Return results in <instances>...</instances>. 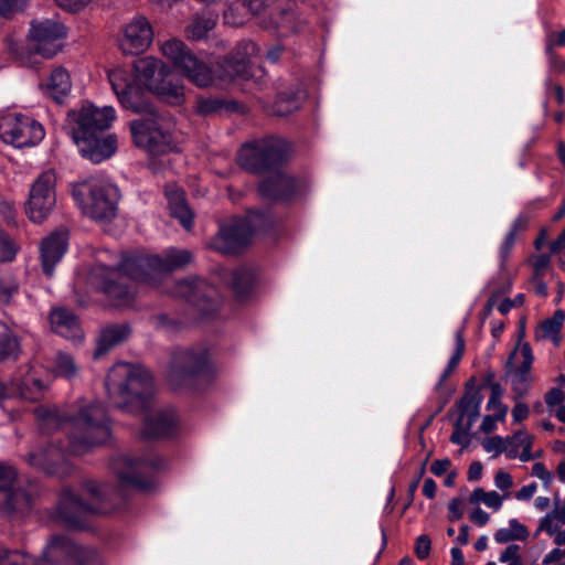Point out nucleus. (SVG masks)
<instances>
[{
  "label": "nucleus",
  "instance_id": "1",
  "mask_svg": "<svg viewBox=\"0 0 565 565\" xmlns=\"http://www.w3.org/2000/svg\"><path fill=\"white\" fill-rule=\"evenodd\" d=\"M109 401L117 407L149 411L145 417L141 434L145 438H161L174 434L178 418L172 409L150 411L154 395L151 374L139 364L116 363L105 380Z\"/></svg>",
  "mask_w": 565,
  "mask_h": 565
},
{
  "label": "nucleus",
  "instance_id": "2",
  "mask_svg": "<svg viewBox=\"0 0 565 565\" xmlns=\"http://www.w3.org/2000/svg\"><path fill=\"white\" fill-rule=\"evenodd\" d=\"M192 254L186 249L169 248L162 256L134 255L122 259L118 268L106 266L96 267L94 276H100V287L117 306L129 305L135 296L131 286L114 281L113 278L128 277L134 281H148L156 273H167L181 269L192 262Z\"/></svg>",
  "mask_w": 565,
  "mask_h": 565
},
{
  "label": "nucleus",
  "instance_id": "3",
  "mask_svg": "<svg viewBox=\"0 0 565 565\" xmlns=\"http://www.w3.org/2000/svg\"><path fill=\"white\" fill-rule=\"evenodd\" d=\"M169 71V66L153 56L138 58L132 64L134 79L131 74L124 68H116L108 73V79L120 105L134 113H141L148 109L142 99V89L149 92L151 85L156 84L160 76Z\"/></svg>",
  "mask_w": 565,
  "mask_h": 565
},
{
  "label": "nucleus",
  "instance_id": "4",
  "mask_svg": "<svg viewBox=\"0 0 565 565\" xmlns=\"http://www.w3.org/2000/svg\"><path fill=\"white\" fill-rule=\"evenodd\" d=\"M125 500L118 489L97 486L84 480L73 489V532L89 527V520L97 514H110L121 510Z\"/></svg>",
  "mask_w": 565,
  "mask_h": 565
},
{
  "label": "nucleus",
  "instance_id": "5",
  "mask_svg": "<svg viewBox=\"0 0 565 565\" xmlns=\"http://www.w3.org/2000/svg\"><path fill=\"white\" fill-rule=\"evenodd\" d=\"M73 199L84 216L106 222L117 215L120 191L109 179L92 177L73 185Z\"/></svg>",
  "mask_w": 565,
  "mask_h": 565
},
{
  "label": "nucleus",
  "instance_id": "6",
  "mask_svg": "<svg viewBox=\"0 0 565 565\" xmlns=\"http://www.w3.org/2000/svg\"><path fill=\"white\" fill-rule=\"evenodd\" d=\"M130 131L136 146L152 154H162L177 149L179 136L175 124L158 114L130 122Z\"/></svg>",
  "mask_w": 565,
  "mask_h": 565
},
{
  "label": "nucleus",
  "instance_id": "7",
  "mask_svg": "<svg viewBox=\"0 0 565 565\" xmlns=\"http://www.w3.org/2000/svg\"><path fill=\"white\" fill-rule=\"evenodd\" d=\"M109 437V418L99 403L81 408L73 417V455L83 451L82 447L104 444Z\"/></svg>",
  "mask_w": 565,
  "mask_h": 565
},
{
  "label": "nucleus",
  "instance_id": "8",
  "mask_svg": "<svg viewBox=\"0 0 565 565\" xmlns=\"http://www.w3.org/2000/svg\"><path fill=\"white\" fill-rule=\"evenodd\" d=\"M288 152L287 142L278 137H268L244 145L237 156L242 168L249 172H263L282 161Z\"/></svg>",
  "mask_w": 565,
  "mask_h": 565
},
{
  "label": "nucleus",
  "instance_id": "9",
  "mask_svg": "<svg viewBox=\"0 0 565 565\" xmlns=\"http://www.w3.org/2000/svg\"><path fill=\"white\" fill-rule=\"evenodd\" d=\"M160 51L194 85L207 87L213 83L211 68L198 60L181 40L170 39L163 42Z\"/></svg>",
  "mask_w": 565,
  "mask_h": 565
},
{
  "label": "nucleus",
  "instance_id": "10",
  "mask_svg": "<svg viewBox=\"0 0 565 565\" xmlns=\"http://www.w3.org/2000/svg\"><path fill=\"white\" fill-rule=\"evenodd\" d=\"M45 136L43 126L32 117L19 113L0 116V138L15 148L38 146Z\"/></svg>",
  "mask_w": 565,
  "mask_h": 565
},
{
  "label": "nucleus",
  "instance_id": "11",
  "mask_svg": "<svg viewBox=\"0 0 565 565\" xmlns=\"http://www.w3.org/2000/svg\"><path fill=\"white\" fill-rule=\"evenodd\" d=\"M255 214L247 217L225 221L220 224L217 234L211 239L210 247L225 255L242 250L252 238L255 226L252 224Z\"/></svg>",
  "mask_w": 565,
  "mask_h": 565
},
{
  "label": "nucleus",
  "instance_id": "12",
  "mask_svg": "<svg viewBox=\"0 0 565 565\" xmlns=\"http://www.w3.org/2000/svg\"><path fill=\"white\" fill-rule=\"evenodd\" d=\"M55 185L56 174L52 170L41 173L33 182L25 207L32 222L41 223L53 210L56 202Z\"/></svg>",
  "mask_w": 565,
  "mask_h": 565
},
{
  "label": "nucleus",
  "instance_id": "13",
  "mask_svg": "<svg viewBox=\"0 0 565 565\" xmlns=\"http://www.w3.org/2000/svg\"><path fill=\"white\" fill-rule=\"evenodd\" d=\"M71 438L52 439L39 449L26 455L25 460L31 466L47 475H58L68 466Z\"/></svg>",
  "mask_w": 565,
  "mask_h": 565
},
{
  "label": "nucleus",
  "instance_id": "14",
  "mask_svg": "<svg viewBox=\"0 0 565 565\" xmlns=\"http://www.w3.org/2000/svg\"><path fill=\"white\" fill-rule=\"evenodd\" d=\"M29 36L32 41V51L45 58H51L62 50L61 41L66 39L67 28L51 19L33 21Z\"/></svg>",
  "mask_w": 565,
  "mask_h": 565
},
{
  "label": "nucleus",
  "instance_id": "15",
  "mask_svg": "<svg viewBox=\"0 0 565 565\" xmlns=\"http://www.w3.org/2000/svg\"><path fill=\"white\" fill-rule=\"evenodd\" d=\"M117 119V113L113 106H96L92 102L81 103L77 111L73 113V121L76 128L74 135L102 134L109 129Z\"/></svg>",
  "mask_w": 565,
  "mask_h": 565
},
{
  "label": "nucleus",
  "instance_id": "16",
  "mask_svg": "<svg viewBox=\"0 0 565 565\" xmlns=\"http://www.w3.org/2000/svg\"><path fill=\"white\" fill-rule=\"evenodd\" d=\"M154 460L132 459L129 455H118L113 458L110 469L117 476L124 487H132L139 490H149L152 482L145 478L148 470L156 468Z\"/></svg>",
  "mask_w": 565,
  "mask_h": 565
},
{
  "label": "nucleus",
  "instance_id": "17",
  "mask_svg": "<svg viewBox=\"0 0 565 565\" xmlns=\"http://www.w3.org/2000/svg\"><path fill=\"white\" fill-rule=\"evenodd\" d=\"M533 360L532 349L529 343L518 345L509 356L507 369L508 375L511 379L512 390L515 394L514 399L522 397L532 383L531 367Z\"/></svg>",
  "mask_w": 565,
  "mask_h": 565
},
{
  "label": "nucleus",
  "instance_id": "18",
  "mask_svg": "<svg viewBox=\"0 0 565 565\" xmlns=\"http://www.w3.org/2000/svg\"><path fill=\"white\" fill-rule=\"evenodd\" d=\"M73 140L81 156L95 164L109 160L118 150V138L115 134L74 135Z\"/></svg>",
  "mask_w": 565,
  "mask_h": 565
},
{
  "label": "nucleus",
  "instance_id": "19",
  "mask_svg": "<svg viewBox=\"0 0 565 565\" xmlns=\"http://www.w3.org/2000/svg\"><path fill=\"white\" fill-rule=\"evenodd\" d=\"M175 296L192 302L203 316H210L218 308V302L213 299L216 291L203 280L188 278L175 285Z\"/></svg>",
  "mask_w": 565,
  "mask_h": 565
},
{
  "label": "nucleus",
  "instance_id": "20",
  "mask_svg": "<svg viewBox=\"0 0 565 565\" xmlns=\"http://www.w3.org/2000/svg\"><path fill=\"white\" fill-rule=\"evenodd\" d=\"M153 40V31L145 17H137L127 23L119 41L125 54L136 55L145 52Z\"/></svg>",
  "mask_w": 565,
  "mask_h": 565
},
{
  "label": "nucleus",
  "instance_id": "21",
  "mask_svg": "<svg viewBox=\"0 0 565 565\" xmlns=\"http://www.w3.org/2000/svg\"><path fill=\"white\" fill-rule=\"evenodd\" d=\"M265 10L268 12L269 24L275 28L279 35L288 36L301 30L303 20L299 19L291 10L284 8L285 0H263Z\"/></svg>",
  "mask_w": 565,
  "mask_h": 565
},
{
  "label": "nucleus",
  "instance_id": "22",
  "mask_svg": "<svg viewBox=\"0 0 565 565\" xmlns=\"http://www.w3.org/2000/svg\"><path fill=\"white\" fill-rule=\"evenodd\" d=\"M207 366L206 353L195 354L191 351L181 353L175 358L169 373V381L172 385L179 386L195 374L205 371Z\"/></svg>",
  "mask_w": 565,
  "mask_h": 565
},
{
  "label": "nucleus",
  "instance_id": "23",
  "mask_svg": "<svg viewBox=\"0 0 565 565\" xmlns=\"http://www.w3.org/2000/svg\"><path fill=\"white\" fill-rule=\"evenodd\" d=\"M300 182L291 175L276 171L259 184L264 198L288 200L300 192Z\"/></svg>",
  "mask_w": 565,
  "mask_h": 565
},
{
  "label": "nucleus",
  "instance_id": "24",
  "mask_svg": "<svg viewBox=\"0 0 565 565\" xmlns=\"http://www.w3.org/2000/svg\"><path fill=\"white\" fill-rule=\"evenodd\" d=\"M68 247L67 230L57 231L43 239L41 244V260L44 274L51 277L55 265L63 258Z\"/></svg>",
  "mask_w": 565,
  "mask_h": 565
},
{
  "label": "nucleus",
  "instance_id": "25",
  "mask_svg": "<svg viewBox=\"0 0 565 565\" xmlns=\"http://www.w3.org/2000/svg\"><path fill=\"white\" fill-rule=\"evenodd\" d=\"M257 51V45L252 41L238 43L235 51L224 62L225 75L230 78L246 77L248 75L247 66Z\"/></svg>",
  "mask_w": 565,
  "mask_h": 565
},
{
  "label": "nucleus",
  "instance_id": "26",
  "mask_svg": "<svg viewBox=\"0 0 565 565\" xmlns=\"http://www.w3.org/2000/svg\"><path fill=\"white\" fill-rule=\"evenodd\" d=\"M44 94L57 105H67L71 96V74L62 66L55 67L44 85Z\"/></svg>",
  "mask_w": 565,
  "mask_h": 565
},
{
  "label": "nucleus",
  "instance_id": "27",
  "mask_svg": "<svg viewBox=\"0 0 565 565\" xmlns=\"http://www.w3.org/2000/svg\"><path fill=\"white\" fill-rule=\"evenodd\" d=\"M36 497L33 486L15 487L3 495L1 510L8 514H26L31 511Z\"/></svg>",
  "mask_w": 565,
  "mask_h": 565
},
{
  "label": "nucleus",
  "instance_id": "28",
  "mask_svg": "<svg viewBox=\"0 0 565 565\" xmlns=\"http://www.w3.org/2000/svg\"><path fill=\"white\" fill-rule=\"evenodd\" d=\"M150 92L173 106H180L185 100L184 86L181 82L170 78V70L160 76L156 84L151 85Z\"/></svg>",
  "mask_w": 565,
  "mask_h": 565
},
{
  "label": "nucleus",
  "instance_id": "29",
  "mask_svg": "<svg viewBox=\"0 0 565 565\" xmlns=\"http://www.w3.org/2000/svg\"><path fill=\"white\" fill-rule=\"evenodd\" d=\"M539 531L553 536L557 546L565 547V503L556 505L552 512L541 519Z\"/></svg>",
  "mask_w": 565,
  "mask_h": 565
},
{
  "label": "nucleus",
  "instance_id": "30",
  "mask_svg": "<svg viewBox=\"0 0 565 565\" xmlns=\"http://www.w3.org/2000/svg\"><path fill=\"white\" fill-rule=\"evenodd\" d=\"M242 8L254 15L262 14L265 10L263 0H238L224 12V23L231 26L243 25L246 21V14L241 12Z\"/></svg>",
  "mask_w": 565,
  "mask_h": 565
},
{
  "label": "nucleus",
  "instance_id": "31",
  "mask_svg": "<svg viewBox=\"0 0 565 565\" xmlns=\"http://www.w3.org/2000/svg\"><path fill=\"white\" fill-rule=\"evenodd\" d=\"M171 215L178 218L185 230H190L193 224V213L186 205L184 193L180 189L166 191Z\"/></svg>",
  "mask_w": 565,
  "mask_h": 565
},
{
  "label": "nucleus",
  "instance_id": "32",
  "mask_svg": "<svg viewBox=\"0 0 565 565\" xmlns=\"http://www.w3.org/2000/svg\"><path fill=\"white\" fill-rule=\"evenodd\" d=\"M129 334V328L127 326H111L103 330L98 340L97 349L94 353L96 359L106 354L114 347L124 342Z\"/></svg>",
  "mask_w": 565,
  "mask_h": 565
},
{
  "label": "nucleus",
  "instance_id": "33",
  "mask_svg": "<svg viewBox=\"0 0 565 565\" xmlns=\"http://www.w3.org/2000/svg\"><path fill=\"white\" fill-rule=\"evenodd\" d=\"M44 559L50 564H62L71 556V540L67 535L53 536L44 551Z\"/></svg>",
  "mask_w": 565,
  "mask_h": 565
},
{
  "label": "nucleus",
  "instance_id": "34",
  "mask_svg": "<svg viewBox=\"0 0 565 565\" xmlns=\"http://www.w3.org/2000/svg\"><path fill=\"white\" fill-rule=\"evenodd\" d=\"M255 281L256 275L249 268H237L231 274V287L239 300H244L249 295Z\"/></svg>",
  "mask_w": 565,
  "mask_h": 565
},
{
  "label": "nucleus",
  "instance_id": "35",
  "mask_svg": "<svg viewBox=\"0 0 565 565\" xmlns=\"http://www.w3.org/2000/svg\"><path fill=\"white\" fill-rule=\"evenodd\" d=\"M481 403L482 396L478 392L465 394L459 403L460 414L457 420H462L473 426L480 415Z\"/></svg>",
  "mask_w": 565,
  "mask_h": 565
},
{
  "label": "nucleus",
  "instance_id": "36",
  "mask_svg": "<svg viewBox=\"0 0 565 565\" xmlns=\"http://www.w3.org/2000/svg\"><path fill=\"white\" fill-rule=\"evenodd\" d=\"M564 321V313L557 310L551 319L544 320L535 331L536 340L550 339L555 345L561 344V327Z\"/></svg>",
  "mask_w": 565,
  "mask_h": 565
},
{
  "label": "nucleus",
  "instance_id": "37",
  "mask_svg": "<svg viewBox=\"0 0 565 565\" xmlns=\"http://www.w3.org/2000/svg\"><path fill=\"white\" fill-rule=\"evenodd\" d=\"M34 415L43 430L58 427L67 419L66 414H62L55 406H40L35 408Z\"/></svg>",
  "mask_w": 565,
  "mask_h": 565
},
{
  "label": "nucleus",
  "instance_id": "38",
  "mask_svg": "<svg viewBox=\"0 0 565 565\" xmlns=\"http://www.w3.org/2000/svg\"><path fill=\"white\" fill-rule=\"evenodd\" d=\"M50 324L54 333L68 338L71 334V312L65 307H54L50 313Z\"/></svg>",
  "mask_w": 565,
  "mask_h": 565
},
{
  "label": "nucleus",
  "instance_id": "39",
  "mask_svg": "<svg viewBox=\"0 0 565 565\" xmlns=\"http://www.w3.org/2000/svg\"><path fill=\"white\" fill-rule=\"evenodd\" d=\"M529 536L526 527L516 519L509 522V527L499 529L494 533L495 542L500 544L509 543L515 540H525Z\"/></svg>",
  "mask_w": 565,
  "mask_h": 565
},
{
  "label": "nucleus",
  "instance_id": "40",
  "mask_svg": "<svg viewBox=\"0 0 565 565\" xmlns=\"http://www.w3.org/2000/svg\"><path fill=\"white\" fill-rule=\"evenodd\" d=\"M20 353L18 338L9 330L0 333V362L15 360Z\"/></svg>",
  "mask_w": 565,
  "mask_h": 565
},
{
  "label": "nucleus",
  "instance_id": "41",
  "mask_svg": "<svg viewBox=\"0 0 565 565\" xmlns=\"http://www.w3.org/2000/svg\"><path fill=\"white\" fill-rule=\"evenodd\" d=\"M504 390L499 383L490 384V397L487 403V409L492 411L493 414L497 415L499 420L503 422L508 414V406L502 403L501 398L503 396Z\"/></svg>",
  "mask_w": 565,
  "mask_h": 565
},
{
  "label": "nucleus",
  "instance_id": "42",
  "mask_svg": "<svg viewBox=\"0 0 565 565\" xmlns=\"http://www.w3.org/2000/svg\"><path fill=\"white\" fill-rule=\"evenodd\" d=\"M215 23L214 17H198L186 26V36L192 40H201L215 26Z\"/></svg>",
  "mask_w": 565,
  "mask_h": 565
},
{
  "label": "nucleus",
  "instance_id": "43",
  "mask_svg": "<svg viewBox=\"0 0 565 565\" xmlns=\"http://www.w3.org/2000/svg\"><path fill=\"white\" fill-rule=\"evenodd\" d=\"M45 390L43 382L35 377H26L17 387V393L24 399L36 401Z\"/></svg>",
  "mask_w": 565,
  "mask_h": 565
},
{
  "label": "nucleus",
  "instance_id": "44",
  "mask_svg": "<svg viewBox=\"0 0 565 565\" xmlns=\"http://www.w3.org/2000/svg\"><path fill=\"white\" fill-rule=\"evenodd\" d=\"M73 565H102L97 553L73 540Z\"/></svg>",
  "mask_w": 565,
  "mask_h": 565
},
{
  "label": "nucleus",
  "instance_id": "45",
  "mask_svg": "<svg viewBox=\"0 0 565 565\" xmlns=\"http://www.w3.org/2000/svg\"><path fill=\"white\" fill-rule=\"evenodd\" d=\"M224 107L223 100L215 97H199L195 104V113L201 116H210L218 113Z\"/></svg>",
  "mask_w": 565,
  "mask_h": 565
},
{
  "label": "nucleus",
  "instance_id": "46",
  "mask_svg": "<svg viewBox=\"0 0 565 565\" xmlns=\"http://www.w3.org/2000/svg\"><path fill=\"white\" fill-rule=\"evenodd\" d=\"M42 562L18 551H6L0 555V565H41Z\"/></svg>",
  "mask_w": 565,
  "mask_h": 565
},
{
  "label": "nucleus",
  "instance_id": "47",
  "mask_svg": "<svg viewBox=\"0 0 565 565\" xmlns=\"http://www.w3.org/2000/svg\"><path fill=\"white\" fill-rule=\"evenodd\" d=\"M30 0H0V18L11 20L15 14L23 12Z\"/></svg>",
  "mask_w": 565,
  "mask_h": 565
},
{
  "label": "nucleus",
  "instance_id": "48",
  "mask_svg": "<svg viewBox=\"0 0 565 565\" xmlns=\"http://www.w3.org/2000/svg\"><path fill=\"white\" fill-rule=\"evenodd\" d=\"M472 425L463 423L462 420H456L455 428L451 434L450 440L461 447H468L471 441L470 430Z\"/></svg>",
  "mask_w": 565,
  "mask_h": 565
},
{
  "label": "nucleus",
  "instance_id": "49",
  "mask_svg": "<svg viewBox=\"0 0 565 565\" xmlns=\"http://www.w3.org/2000/svg\"><path fill=\"white\" fill-rule=\"evenodd\" d=\"M18 252L17 244L0 230V263L11 262Z\"/></svg>",
  "mask_w": 565,
  "mask_h": 565
},
{
  "label": "nucleus",
  "instance_id": "50",
  "mask_svg": "<svg viewBox=\"0 0 565 565\" xmlns=\"http://www.w3.org/2000/svg\"><path fill=\"white\" fill-rule=\"evenodd\" d=\"M17 476V470L12 466L0 463V493L2 495L13 488Z\"/></svg>",
  "mask_w": 565,
  "mask_h": 565
},
{
  "label": "nucleus",
  "instance_id": "51",
  "mask_svg": "<svg viewBox=\"0 0 565 565\" xmlns=\"http://www.w3.org/2000/svg\"><path fill=\"white\" fill-rule=\"evenodd\" d=\"M455 338H456V349H455V352L452 354V356L449 359L448 361V364L446 366L445 370H448L449 372H454L462 355H463V352H465V339H463V332L462 330H458L455 334Z\"/></svg>",
  "mask_w": 565,
  "mask_h": 565
},
{
  "label": "nucleus",
  "instance_id": "52",
  "mask_svg": "<svg viewBox=\"0 0 565 565\" xmlns=\"http://www.w3.org/2000/svg\"><path fill=\"white\" fill-rule=\"evenodd\" d=\"M455 338H456V349H455V352L452 354V356L449 359L448 361V364L446 366L445 370H448L449 372H454L462 355H463V352H465V339H463V332L462 330H458L455 334Z\"/></svg>",
  "mask_w": 565,
  "mask_h": 565
},
{
  "label": "nucleus",
  "instance_id": "53",
  "mask_svg": "<svg viewBox=\"0 0 565 565\" xmlns=\"http://www.w3.org/2000/svg\"><path fill=\"white\" fill-rule=\"evenodd\" d=\"M70 500H71V491L68 489H65L62 492L60 502L56 508L57 518L63 520L65 523H68V521L71 520Z\"/></svg>",
  "mask_w": 565,
  "mask_h": 565
},
{
  "label": "nucleus",
  "instance_id": "54",
  "mask_svg": "<svg viewBox=\"0 0 565 565\" xmlns=\"http://www.w3.org/2000/svg\"><path fill=\"white\" fill-rule=\"evenodd\" d=\"M516 232H518V228H516V224H515L513 226V228L505 235L504 241L500 246L499 253H500V258H501L502 265L508 260V258L510 256V252L515 243Z\"/></svg>",
  "mask_w": 565,
  "mask_h": 565
},
{
  "label": "nucleus",
  "instance_id": "55",
  "mask_svg": "<svg viewBox=\"0 0 565 565\" xmlns=\"http://www.w3.org/2000/svg\"><path fill=\"white\" fill-rule=\"evenodd\" d=\"M507 444L516 445L523 449L533 446V437L524 430H519L512 437L507 438Z\"/></svg>",
  "mask_w": 565,
  "mask_h": 565
},
{
  "label": "nucleus",
  "instance_id": "56",
  "mask_svg": "<svg viewBox=\"0 0 565 565\" xmlns=\"http://www.w3.org/2000/svg\"><path fill=\"white\" fill-rule=\"evenodd\" d=\"M431 542L427 535H419L415 543V554L419 559H425L430 552Z\"/></svg>",
  "mask_w": 565,
  "mask_h": 565
},
{
  "label": "nucleus",
  "instance_id": "57",
  "mask_svg": "<svg viewBox=\"0 0 565 565\" xmlns=\"http://www.w3.org/2000/svg\"><path fill=\"white\" fill-rule=\"evenodd\" d=\"M505 440L500 436H493L487 438L482 446L487 452L495 451L498 454L503 452Z\"/></svg>",
  "mask_w": 565,
  "mask_h": 565
},
{
  "label": "nucleus",
  "instance_id": "58",
  "mask_svg": "<svg viewBox=\"0 0 565 565\" xmlns=\"http://www.w3.org/2000/svg\"><path fill=\"white\" fill-rule=\"evenodd\" d=\"M519 551H520V546L519 545L510 544L500 554L499 561L501 563H509V564L514 562V561H520Z\"/></svg>",
  "mask_w": 565,
  "mask_h": 565
},
{
  "label": "nucleus",
  "instance_id": "59",
  "mask_svg": "<svg viewBox=\"0 0 565 565\" xmlns=\"http://www.w3.org/2000/svg\"><path fill=\"white\" fill-rule=\"evenodd\" d=\"M18 286L13 281H6L0 277V300L3 302L9 301L14 292H17Z\"/></svg>",
  "mask_w": 565,
  "mask_h": 565
},
{
  "label": "nucleus",
  "instance_id": "60",
  "mask_svg": "<svg viewBox=\"0 0 565 565\" xmlns=\"http://www.w3.org/2000/svg\"><path fill=\"white\" fill-rule=\"evenodd\" d=\"M451 374L452 373L449 372L448 370H444L438 382L435 385L436 393H438L443 397V405L447 403L450 395V391L446 390L445 387V382Z\"/></svg>",
  "mask_w": 565,
  "mask_h": 565
},
{
  "label": "nucleus",
  "instance_id": "61",
  "mask_svg": "<svg viewBox=\"0 0 565 565\" xmlns=\"http://www.w3.org/2000/svg\"><path fill=\"white\" fill-rule=\"evenodd\" d=\"M515 401L516 403L512 408V418L514 423H521L529 417L530 408L526 404L519 402L518 399Z\"/></svg>",
  "mask_w": 565,
  "mask_h": 565
},
{
  "label": "nucleus",
  "instance_id": "62",
  "mask_svg": "<svg viewBox=\"0 0 565 565\" xmlns=\"http://www.w3.org/2000/svg\"><path fill=\"white\" fill-rule=\"evenodd\" d=\"M505 497H508V494H505ZM503 497H501L498 492L495 491H489L487 492L484 499H483V503L490 508V509H493L494 511H499L502 507V501H503Z\"/></svg>",
  "mask_w": 565,
  "mask_h": 565
},
{
  "label": "nucleus",
  "instance_id": "63",
  "mask_svg": "<svg viewBox=\"0 0 565 565\" xmlns=\"http://www.w3.org/2000/svg\"><path fill=\"white\" fill-rule=\"evenodd\" d=\"M494 484L500 490H508L513 484L512 477L508 472L500 470L494 477Z\"/></svg>",
  "mask_w": 565,
  "mask_h": 565
},
{
  "label": "nucleus",
  "instance_id": "64",
  "mask_svg": "<svg viewBox=\"0 0 565 565\" xmlns=\"http://www.w3.org/2000/svg\"><path fill=\"white\" fill-rule=\"evenodd\" d=\"M564 401V393L561 388L554 387L550 390L545 396V402L548 407L559 405Z\"/></svg>",
  "mask_w": 565,
  "mask_h": 565
}]
</instances>
